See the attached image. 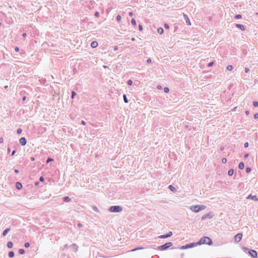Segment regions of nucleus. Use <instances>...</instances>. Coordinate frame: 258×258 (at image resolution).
I'll list each match as a JSON object with an SVG mask.
<instances>
[{
	"mask_svg": "<svg viewBox=\"0 0 258 258\" xmlns=\"http://www.w3.org/2000/svg\"><path fill=\"white\" fill-rule=\"evenodd\" d=\"M197 243H198V245H202V244H206L209 245H211L212 244L213 242H212V239L210 238L207 237V236H205V237H203V238H202L199 241V242H197Z\"/></svg>",
	"mask_w": 258,
	"mask_h": 258,
	"instance_id": "obj_1",
	"label": "nucleus"
},
{
	"mask_svg": "<svg viewBox=\"0 0 258 258\" xmlns=\"http://www.w3.org/2000/svg\"><path fill=\"white\" fill-rule=\"evenodd\" d=\"M206 208V206L204 205L191 206L190 208L191 211L196 213L199 212L202 210H205Z\"/></svg>",
	"mask_w": 258,
	"mask_h": 258,
	"instance_id": "obj_2",
	"label": "nucleus"
},
{
	"mask_svg": "<svg viewBox=\"0 0 258 258\" xmlns=\"http://www.w3.org/2000/svg\"><path fill=\"white\" fill-rule=\"evenodd\" d=\"M109 211L111 212L118 213L122 211V208L120 206H112L109 208Z\"/></svg>",
	"mask_w": 258,
	"mask_h": 258,
	"instance_id": "obj_3",
	"label": "nucleus"
},
{
	"mask_svg": "<svg viewBox=\"0 0 258 258\" xmlns=\"http://www.w3.org/2000/svg\"><path fill=\"white\" fill-rule=\"evenodd\" d=\"M172 243L171 242H167L164 244L161 245L158 247V249L160 250H165L172 245Z\"/></svg>",
	"mask_w": 258,
	"mask_h": 258,
	"instance_id": "obj_4",
	"label": "nucleus"
},
{
	"mask_svg": "<svg viewBox=\"0 0 258 258\" xmlns=\"http://www.w3.org/2000/svg\"><path fill=\"white\" fill-rule=\"evenodd\" d=\"M198 245L197 243H190L189 244H186L185 245H183L180 247L181 249H185L189 248H192L195 246Z\"/></svg>",
	"mask_w": 258,
	"mask_h": 258,
	"instance_id": "obj_5",
	"label": "nucleus"
},
{
	"mask_svg": "<svg viewBox=\"0 0 258 258\" xmlns=\"http://www.w3.org/2000/svg\"><path fill=\"white\" fill-rule=\"evenodd\" d=\"M213 217V215L212 214L211 212H209L204 216H203L201 218L202 220H205V219L208 218V219H212Z\"/></svg>",
	"mask_w": 258,
	"mask_h": 258,
	"instance_id": "obj_6",
	"label": "nucleus"
},
{
	"mask_svg": "<svg viewBox=\"0 0 258 258\" xmlns=\"http://www.w3.org/2000/svg\"><path fill=\"white\" fill-rule=\"evenodd\" d=\"M242 233H238L234 237V240L235 242H239L242 238Z\"/></svg>",
	"mask_w": 258,
	"mask_h": 258,
	"instance_id": "obj_7",
	"label": "nucleus"
},
{
	"mask_svg": "<svg viewBox=\"0 0 258 258\" xmlns=\"http://www.w3.org/2000/svg\"><path fill=\"white\" fill-rule=\"evenodd\" d=\"M249 255L252 257L253 258H256L257 257V252L255 250L251 249L249 251Z\"/></svg>",
	"mask_w": 258,
	"mask_h": 258,
	"instance_id": "obj_8",
	"label": "nucleus"
},
{
	"mask_svg": "<svg viewBox=\"0 0 258 258\" xmlns=\"http://www.w3.org/2000/svg\"><path fill=\"white\" fill-rule=\"evenodd\" d=\"M19 142H20V143L21 144V145L23 146L26 145V144L27 143L26 139L24 137H22V138H20Z\"/></svg>",
	"mask_w": 258,
	"mask_h": 258,
	"instance_id": "obj_9",
	"label": "nucleus"
},
{
	"mask_svg": "<svg viewBox=\"0 0 258 258\" xmlns=\"http://www.w3.org/2000/svg\"><path fill=\"white\" fill-rule=\"evenodd\" d=\"M183 18H184V19L185 20L186 24L188 25H191V23L190 22L189 19H188V16L186 14H183Z\"/></svg>",
	"mask_w": 258,
	"mask_h": 258,
	"instance_id": "obj_10",
	"label": "nucleus"
},
{
	"mask_svg": "<svg viewBox=\"0 0 258 258\" xmlns=\"http://www.w3.org/2000/svg\"><path fill=\"white\" fill-rule=\"evenodd\" d=\"M72 249L74 251H77L78 250V246H77V245L76 244V243H73L71 245V246Z\"/></svg>",
	"mask_w": 258,
	"mask_h": 258,
	"instance_id": "obj_11",
	"label": "nucleus"
},
{
	"mask_svg": "<svg viewBox=\"0 0 258 258\" xmlns=\"http://www.w3.org/2000/svg\"><path fill=\"white\" fill-rule=\"evenodd\" d=\"M236 27L237 28L241 29L242 31H244L245 29L244 26L243 25H241V24H236Z\"/></svg>",
	"mask_w": 258,
	"mask_h": 258,
	"instance_id": "obj_12",
	"label": "nucleus"
},
{
	"mask_svg": "<svg viewBox=\"0 0 258 258\" xmlns=\"http://www.w3.org/2000/svg\"><path fill=\"white\" fill-rule=\"evenodd\" d=\"M98 45V42L96 41H92L91 43V46L92 48H96V47H97Z\"/></svg>",
	"mask_w": 258,
	"mask_h": 258,
	"instance_id": "obj_13",
	"label": "nucleus"
},
{
	"mask_svg": "<svg viewBox=\"0 0 258 258\" xmlns=\"http://www.w3.org/2000/svg\"><path fill=\"white\" fill-rule=\"evenodd\" d=\"M16 187L19 190L21 189L22 188V184L20 182H17L16 183Z\"/></svg>",
	"mask_w": 258,
	"mask_h": 258,
	"instance_id": "obj_14",
	"label": "nucleus"
},
{
	"mask_svg": "<svg viewBox=\"0 0 258 258\" xmlns=\"http://www.w3.org/2000/svg\"><path fill=\"white\" fill-rule=\"evenodd\" d=\"M168 188L171 190L172 191V192H175L176 191V189L175 187H174L173 185H170L168 186Z\"/></svg>",
	"mask_w": 258,
	"mask_h": 258,
	"instance_id": "obj_15",
	"label": "nucleus"
},
{
	"mask_svg": "<svg viewBox=\"0 0 258 258\" xmlns=\"http://www.w3.org/2000/svg\"><path fill=\"white\" fill-rule=\"evenodd\" d=\"M244 167V163L242 162H241L240 163H239V165H238V168L240 169H243Z\"/></svg>",
	"mask_w": 258,
	"mask_h": 258,
	"instance_id": "obj_16",
	"label": "nucleus"
},
{
	"mask_svg": "<svg viewBox=\"0 0 258 258\" xmlns=\"http://www.w3.org/2000/svg\"><path fill=\"white\" fill-rule=\"evenodd\" d=\"M63 200L65 202H69L71 201V199L69 197H63Z\"/></svg>",
	"mask_w": 258,
	"mask_h": 258,
	"instance_id": "obj_17",
	"label": "nucleus"
},
{
	"mask_svg": "<svg viewBox=\"0 0 258 258\" xmlns=\"http://www.w3.org/2000/svg\"><path fill=\"white\" fill-rule=\"evenodd\" d=\"M10 230V228H7L6 229H5L3 232V236H6L7 233H8V232H9Z\"/></svg>",
	"mask_w": 258,
	"mask_h": 258,
	"instance_id": "obj_18",
	"label": "nucleus"
},
{
	"mask_svg": "<svg viewBox=\"0 0 258 258\" xmlns=\"http://www.w3.org/2000/svg\"><path fill=\"white\" fill-rule=\"evenodd\" d=\"M157 32L159 34H162L164 32V30L162 28L160 27L157 29Z\"/></svg>",
	"mask_w": 258,
	"mask_h": 258,
	"instance_id": "obj_19",
	"label": "nucleus"
},
{
	"mask_svg": "<svg viewBox=\"0 0 258 258\" xmlns=\"http://www.w3.org/2000/svg\"><path fill=\"white\" fill-rule=\"evenodd\" d=\"M8 255L11 258L13 257L15 255V253L14 251H11L9 252Z\"/></svg>",
	"mask_w": 258,
	"mask_h": 258,
	"instance_id": "obj_20",
	"label": "nucleus"
},
{
	"mask_svg": "<svg viewBox=\"0 0 258 258\" xmlns=\"http://www.w3.org/2000/svg\"><path fill=\"white\" fill-rule=\"evenodd\" d=\"M13 243L11 241H9L8 243H7V246L8 248H11L13 247Z\"/></svg>",
	"mask_w": 258,
	"mask_h": 258,
	"instance_id": "obj_21",
	"label": "nucleus"
},
{
	"mask_svg": "<svg viewBox=\"0 0 258 258\" xmlns=\"http://www.w3.org/2000/svg\"><path fill=\"white\" fill-rule=\"evenodd\" d=\"M234 173V170L233 169H231L228 171V174L229 176H232Z\"/></svg>",
	"mask_w": 258,
	"mask_h": 258,
	"instance_id": "obj_22",
	"label": "nucleus"
},
{
	"mask_svg": "<svg viewBox=\"0 0 258 258\" xmlns=\"http://www.w3.org/2000/svg\"><path fill=\"white\" fill-rule=\"evenodd\" d=\"M144 249V247H138L137 248H134L133 249H132L131 251H135L136 250H140V249Z\"/></svg>",
	"mask_w": 258,
	"mask_h": 258,
	"instance_id": "obj_23",
	"label": "nucleus"
},
{
	"mask_svg": "<svg viewBox=\"0 0 258 258\" xmlns=\"http://www.w3.org/2000/svg\"><path fill=\"white\" fill-rule=\"evenodd\" d=\"M123 100H124V102L126 103H128V100H127V97H126V95L124 94L123 95Z\"/></svg>",
	"mask_w": 258,
	"mask_h": 258,
	"instance_id": "obj_24",
	"label": "nucleus"
},
{
	"mask_svg": "<svg viewBox=\"0 0 258 258\" xmlns=\"http://www.w3.org/2000/svg\"><path fill=\"white\" fill-rule=\"evenodd\" d=\"M158 238H161V239H163V238H168V237H167V234H164V235H160L158 236Z\"/></svg>",
	"mask_w": 258,
	"mask_h": 258,
	"instance_id": "obj_25",
	"label": "nucleus"
},
{
	"mask_svg": "<svg viewBox=\"0 0 258 258\" xmlns=\"http://www.w3.org/2000/svg\"><path fill=\"white\" fill-rule=\"evenodd\" d=\"M92 209L93 210L95 211L96 212H97V213H99V210H98V209L97 208V207L95 206H93L92 207Z\"/></svg>",
	"mask_w": 258,
	"mask_h": 258,
	"instance_id": "obj_26",
	"label": "nucleus"
},
{
	"mask_svg": "<svg viewBox=\"0 0 258 258\" xmlns=\"http://www.w3.org/2000/svg\"><path fill=\"white\" fill-rule=\"evenodd\" d=\"M19 252L21 254H23L25 253V250L24 249H20L19 250Z\"/></svg>",
	"mask_w": 258,
	"mask_h": 258,
	"instance_id": "obj_27",
	"label": "nucleus"
},
{
	"mask_svg": "<svg viewBox=\"0 0 258 258\" xmlns=\"http://www.w3.org/2000/svg\"><path fill=\"white\" fill-rule=\"evenodd\" d=\"M233 66L231 65H229L227 67V70L228 71H232L233 69Z\"/></svg>",
	"mask_w": 258,
	"mask_h": 258,
	"instance_id": "obj_28",
	"label": "nucleus"
},
{
	"mask_svg": "<svg viewBox=\"0 0 258 258\" xmlns=\"http://www.w3.org/2000/svg\"><path fill=\"white\" fill-rule=\"evenodd\" d=\"M241 17H242V16H241V15H240V14H238V15H236V16H235V19H239L241 18Z\"/></svg>",
	"mask_w": 258,
	"mask_h": 258,
	"instance_id": "obj_29",
	"label": "nucleus"
},
{
	"mask_svg": "<svg viewBox=\"0 0 258 258\" xmlns=\"http://www.w3.org/2000/svg\"><path fill=\"white\" fill-rule=\"evenodd\" d=\"M131 23L132 24V25H133L134 26L136 25V20H135V19H132Z\"/></svg>",
	"mask_w": 258,
	"mask_h": 258,
	"instance_id": "obj_30",
	"label": "nucleus"
},
{
	"mask_svg": "<svg viewBox=\"0 0 258 258\" xmlns=\"http://www.w3.org/2000/svg\"><path fill=\"white\" fill-rule=\"evenodd\" d=\"M164 91L165 93H168L169 92V89L168 87H165L164 88Z\"/></svg>",
	"mask_w": 258,
	"mask_h": 258,
	"instance_id": "obj_31",
	"label": "nucleus"
},
{
	"mask_svg": "<svg viewBox=\"0 0 258 258\" xmlns=\"http://www.w3.org/2000/svg\"><path fill=\"white\" fill-rule=\"evenodd\" d=\"M253 105L255 107H258V102L257 101H254L253 102Z\"/></svg>",
	"mask_w": 258,
	"mask_h": 258,
	"instance_id": "obj_32",
	"label": "nucleus"
},
{
	"mask_svg": "<svg viewBox=\"0 0 258 258\" xmlns=\"http://www.w3.org/2000/svg\"><path fill=\"white\" fill-rule=\"evenodd\" d=\"M173 235V233H172V231H169L167 234V236L168 237H169L170 236H171L172 235Z\"/></svg>",
	"mask_w": 258,
	"mask_h": 258,
	"instance_id": "obj_33",
	"label": "nucleus"
},
{
	"mask_svg": "<svg viewBox=\"0 0 258 258\" xmlns=\"http://www.w3.org/2000/svg\"><path fill=\"white\" fill-rule=\"evenodd\" d=\"M251 198L252 199L254 200H257L256 197V196H251V195H250L249 196V197H248V198Z\"/></svg>",
	"mask_w": 258,
	"mask_h": 258,
	"instance_id": "obj_34",
	"label": "nucleus"
},
{
	"mask_svg": "<svg viewBox=\"0 0 258 258\" xmlns=\"http://www.w3.org/2000/svg\"><path fill=\"white\" fill-rule=\"evenodd\" d=\"M127 84L131 86L133 84V81L131 80H128L127 81Z\"/></svg>",
	"mask_w": 258,
	"mask_h": 258,
	"instance_id": "obj_35",
	"label": "nucleus"
},
{
	"mask_svg": "<svg viewBox=\"0 0 258 258\" xmlns=\"http://www.w3.org/2000/svg\"><path fill=\"white\" fill-rule=\"evenodd\" d=\"M53 161V159L51 158H48L47 160H46V163H49L50 162Z\"/></svg>",
	"mask_w": 258,
	"mask_h": 258,
	"instance_id": "obj_36",
	"label": "nucleus"
},
{
	"mask_svg": "<svg viewBox=\"0 0 258 258\" xmlns=\"http://www.w3.org/2000/svg\"><path fill=\"white\" fill-rule=\"evenodd\" d=\"M121 17L120 15H117L116 17V20L117 21H120L121 20Z\"/></svg>",
	"mask_w": 258,
	"mask_h": 258,
	"instance_id": "obj_37",
	"label": "nucleus"
},
{
	"mask_svg": "<svg viewBox=\"0 0 258 258\" xmlns=\"http://www.w3.org/2000/svg\"><path fill=\"white\" fill-rule=\"evenodd\" d=\"M24 245L26 248H28L30 246V243L29 242H26Z\"/></svg>",
	"mask_w": 258,
	"mask_h": 258,
	"instance_id": "obj_38",
	"label": "nucleus"
},
{
	"mask_svg": "<svg viewBox=\"0 0 258 258\" xmlns=\"http://www.w3.org/2000/svg\"><path fill=\"white\" fill-rule=\"evenodd\" d=\"M76 95V93L75 91L72 92V98H74L75 96Z\"/></svg>",
	"mask_w": 258,
	"mask_h": 258,
	"instance_id": "obj_39",
	"label": "nucleus"
},
{
	"mask_svg": "<svg viewBox=\"0 0 258 258\" xmlns=\"http://www.w3.org/2000/svg\"><path fill=\"white\" fill-rule=\"evenodd\" d=\"M22 132V130L21 128H18L17 131V133L18 134H20Z\"/></svg>",
	"mask_w": 258,
	"mask_h": 258,
	"instance_id": "obj_40",
	"label": "nucleus"
},
{
	"mask_svg": "<svg viewBox=\"0 0 258 258\" xmlns=\"http://www.w3.org/2000/svg\"><path fill=\"white\" fill-rule=\"evenodd\" d=\"M222 162L223 163H226L227 162V159L226 158H222Z\"/></svg>",
	"mask_w": 258,
	"mask_h": 258,
	"instance_id": "obj_41",
	"label": "nucleus"
},
{
	"mask_svg": "<svg viewBox=\"0 0 258 258\" xmlns=\"http://www.w3.org/2000/svg\"><path fill=\"white\" fill-rule=\"evenodd\" d=\"M245 171L247 173L251 171V168L250 167H247Z\"/></svg>",
	"mask_w": 258,
	"mask_h": 258,
	"instance_id": "obj_42",
	"label": "nucleus"
},
{
	"mask_svg": "<svg viewBox=\"0 0 258 258\" xmlns=\"http://www.w3.org/2000/svg\"><path fill=\"white\" fill-rule=\"evenodd\" d=\"M249 144L248 142H245L244 144V148H247L248 147Z\"/></svg>",
	"mask_w": 258,
	"mask_h": 258,
	"instance_id": "obj_43",
	"label": "nucleus"
},
{
	"mask_svg": "<svg viewBox=\"0 0 258 258\" xmlns=\"http://www.w3.org/2000/svg\"><path fill=\"white\" fill-rule=\"evenodd\" d=\"M39 180L41 181V182H43L44 181V178L43 176H40V178H39Z\"/></svg>",
	"mask_w": 258,
	"mask_h": 258,
	"instance_id": "obj_44",
	"label": "nucleus"
},
{
	"mask_svg": "<svg viewBox=\"0 0 258 258\" xmlns=\"http://www.w3.org/2000/svg\"><path fill=\"white\" fill-rule=\"evenodd\" d=\"M213 64H214V62H213V61H212V62H210V63L208 64V67H212V66L213 65Z\"/></svg>",
	"mask_w": 258,
	"mask_h": 258,
	"instance_id": "obj_45",
	"label": "nucleus"
},
{
	"mask_svg": "<svg viewBox=\"0 0 258 258\" xmlns=\"http://www.w3.org/2000/svg\"><path fill=\"white\" fill-rule=\"evenodd\" d=\"M164 27L165 29H169V26L168 25V24H164Z\"/></svg>",
	"mask_w": 258,
	"mask_h": 258,
	"instance_id": "obj_46",
	"label": "nucleus"
},
{
	"mask_svg": "<svg viewBox=\"0 0 258 258\" xmlns=\"http://www.w3.org/2000/svg\"><path fill=\"white\" fill-rule=\"evenodd\" d=\"M139 29L140 31H142L143 30V27L142 26V25H139Z\"/></svg>",
	"mask_w": 258,
	"mask_h": 258,
	"instance_id": "obj_47",
	"label": "nucleus"
},
{
	"mask_svg": "<svg viewBox=\"0 0 258 258\" xmlns=\"http://www.w3.org/2000/svg\"><path fill=\"white\" fill-rule=\"evenodd\" d=\"M254 119L258 118V113H255L254 114Z\"/></svg>",
	"mask_w": 258,
	"mask_h": 258,
	"instance_id": "obj_48",
	"label": "nucleus"
},
{
	"mask_svg": "<svg viewBox=\"0 0 258 258\" xmlns=\"http://www.w3.org/2000/svg\"><path fill=\"white\" fill-rule=\"evenodd\" d=\"M100 14H99V13L98 12H96L95 13V16L97 17H98L99 16Z\"/></svg>",
	"mask_w": 258,
	"mask_h": 258,
	"instance_id": "obj_49",
	"label": "nucleus"
},
{
	"mask_svg": "<svg viewBox=\"0 0 258 258\" xmlns=\"http://www.w3.org/2000/svg\"><path fill=\"white\" fill-rule=\"evenodd\" d=\"M244 71L245 73H247L249 71V69L248 68H245Z\"/></svg>",
	"mask_w": 258,
	"mask_h": 258,
	"instance_id": "obj_50",
	"label": "nucleus"
},
{
	"mask_svg": "<svg viewBox=\"0 0 258 258\" xmlns=\"http://www.w3.org/2000/svg\"><path fill=\"white\" fill-rule=\"evenodd\" d=\"M15 50L16 52H18L19 51V48L18 47H16Z\"/></svg>",
	"mask_w": 258,
	"mask_h": 258,
	"instance_id": "obj_51",
	"label": "nucleus"
},
{
	"mask_svg": "<svg viewBox=\"0 0 258 258\" xmlns=\"http://www.w3.org/2000/svg\"><path fill=\"white\" fill-rule=\"evenodd\" d=\"M248 156H249V154L247 153V154H245L244 155V157L245 158H247L248 157Z\"/></svg>",
	"mask_w": 258,
	"mask_h": 258,
	"instance_id": "obj_52",
	"label": "nucleus"
},
{
	"mask_svg": "<svg viewBox=\"0 0 258 258\" xmlns=\"http://www.w3.org/2000/svg\"><path fill=\"white\" fill-rule=\"evenodd\" d=\"M134 15V14L133 12H131L129 13V16L131 17H132Z\"/></svg>",
	"mask_w": 258,
	"mask_h": 258,
	"instance_id": "obj_53",
	"label": "nucleus"
},
{
	"mask_svg": "<svg viewBox=\"0 0 258 258\" xmlns=\"http://www.w3.org/2000/svg\"><path fill=\"white\" fill-rule=\"evenodd\" d=\"M151 61H152V60H151V59L150 58L148 59L147 60V62L148 63H151Z\"/></svg>",
	"mask_w": 258,
	"mask_h": 258,
	"instance_id": "obj_54",
	"label": "nucleus"
},
{
	"mask_svg": "<svg viewBox=\"0 0 258 258\" xmlns=\"http://www.w3.org/2000/svg\"><path fill=\"white\" fill-rule=\"evenodd\" d=\"M3 142H4V139H3V138H0V143H3Z\"/></svg>",
	"mask_w": 258,
	"mask_h": 258,
	"instance_id": "obj_55",
	"label": "nucleus"
},
{
	"mask_svg": "<svg viewBox=\"0 0 258 258\" xmlns=\"http://www.w3.org/2000/svg\"><path fill=\"white\" fill-rule=\"evenodd\" d=\"M26 36H27V34L26 33H24L22 34L23 37H26Z\"/></svg>",
	"mask_w": 258,
	"mask_h": 258,
	"instance_id": "obj_56",
	"label": "nucleus"
},
{
	"mask_svg": "<svg viewBox=\"0 0 258 258\" xmlns=\"http://www.w3.org/2000/svg\"><path fill=\"white\" fill-rule=\"evenodd\" d=\"M81 123L83 124V125H85L86 124V122L84 120H82L81 121Z\"/></svg>",
	"mask_w": 258,
	"mask_h": 258,
	"instance_id": "obj_57",
	"label": "nucleus"
},
{
	"mask_svg": "<svg viewBox=\"0 0 258 258\" xmlns=\"http://www.w3.org/2000/svg\"><path fill=\"white\" fill-rule=\"evenodd\" d=\"M39 182L38 181H36V182H35V185L36 186H38V185H39Z\"/></svg>",
	"mask_w": 258,
	"mask_h": 258,
	"instance_id": "obj_58",
	"label": "nucleus"
},
{
	"mask_svg": "<svg viewBox=\"0 0 258 258\" xmlns=\"http://www.w3.org/2000/svg\"><path fill=\"white\" fill-rule=\"evenodd\" d=\"M117 49H118V47H117V46H115L114 47V50H117Z\"/></svg>",
	"mask_w": 258,
	"mask_h": 258,
	"instance_id": "obj_59",
	"label": "nucleus"
},
{
	"mask_svg": "<svg viewBox=\"0 0 258 258\" xmlns=\"http://www.w3.org/2000/svg\"><path fill=\"white\" fill-rule=\"evenodd\" d=\"M16 151V150H14L12 153V155L13 156L14 155V154H15Z\"/></svg>",
	"mask_w": 258,
	"mask_h": 258,
	"instance_id": "obj_60",
	"label": "nucleus"
},
{
	"mask_svg": "<svg viewBox=\"0 0 258 258\" xmlns=\"http://www.w3.org/2000/svg\"><path fill=\"white\" fill-rule=\"evenodd\" d=\"M224 149V147H221L220 148V150L222 151H223Z\"/></svg>",
	"mask_w": 258,
	"mask_h": 258,
	"instance_id": "obj_61",
	"label": "nucleus"
},
{
	"mask_svg": "<svg viewBox=\"0 0 258 258\" xmlns=\"http://www.w3.org/2000/svg\"><path fill=\"white\" fill-rule=\"evenodd\" d=\"M78 226L79 227H82V224H81V223H78Z\"/></svg>",
	"mask_w": 258,
	"mask_h": 258,
	"instance_id": "obj_62",
	"label": "nucleus"
},
{
	"mask_svg": "<svg viewBox=\"0 0 258 258\" xmlns=\"http://www.w3.org/2000/svg\"><path fill=\"white\" fill-rule=\"evenodd\" d=\"M15 172L16 173H19V170H18V169H15Z\"/></svg>",
	"mask_w": 258,
	"mask_h": 258,
	"instance_id": "obj_63",
	"label": "nucleus"
},
{
	"mask_svg": "<svg viewBox=\"0 0 258 258\" xmlns=\"http://www.w3.org/2000/svg\"><path fill=\"white\" fill-rule=\"evenodd\" d=\"M249 111H245V114H246V115H248V114H249Z\"/></svg>",
	"mask_w": 258,
	"mask_h": 258,
	"instance_id": "obj_64",
	"label": "nucleus"
}]
</instances>
